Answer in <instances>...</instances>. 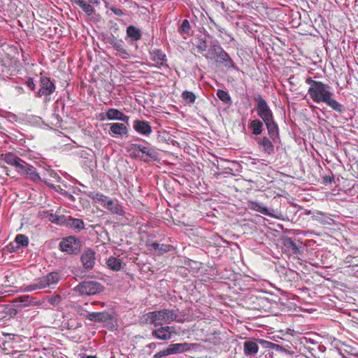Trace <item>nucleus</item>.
<instances>
[{"label": "nucleus", "instance_id": "1", "mask_svg": "<svg viewBox=\"0 0 358 358\" xmlns=\"http://www.w3.org/2000/svg\"><path fill=\"white\" fill-rule=\"evenodd\" d=\"M306 83L309 85L308 93L315 103H324L339 113L344 111L343 106L334 99V92L331 91L330 85L321 81L315 80L311 77H308L306 79Z\"/></svg>", "mask_w": 358, "mask_h": 358}, {"label": "nucleus", "instance_id": "2", "mask_svg": "<svg viewBox=\"0 0 358 358\" xmlns=\"http://www.w3.org/2000/svg\"><path fill=\"white\" fill-rule=\"evenodd\" d=\"M178 309H162L149 312L144 315L146 323L153 324L155 327L163 324H170L173 321L182 323L185 320L178 315Z\"/></svg>", "mask_w": 358, "mask_h": 358}, {"label": "nucleus", "instance_id": "3", "mask_svg": "<svg viewBox=\"0 0 358 358\" xmlns=\"http://www.w3.org/2000/svg\"><path fill=\"white\" fill-rule=\"evenodd\" d=\"M2 160L6 164L14 166L19 173L26 176L27 178L32 181L39 180L40 176L36 169L17 156L10 152L6 153L2 155Z\"/></svg>", "mask_w": 358, "mask_h": 358}, {"label": "nucleus", "instance_id": "4", "mask_svg": "<svg viewBox=\"0 0 358 358\" xmlns=\"http://www.w3.org/2000/svg\"><path fill=\"white\" fill-rule=\"evenodd\" d=\"M62 279L61 275L57 272H50L43 275L27 287L28 291H34L36 289H43L45 288H55V285Z\"/></svg>", "mask_w": 358, "mask_h": 358}, {"label": "nucleus", "instance_id": "5", "mask_svg": "<svg viewBox=\"0 0 358 358\" xmlns=\"http://www.w3.org/2000/svg\"><path fill=\"white\" fill-rule=\"evenodd\" d=\"M74 289L80 295H94L102 292L103 287L96 281L85 280L79 283Z\"/></svg>", "mask_w": 358, "mask_h": 358}, {"label": "nucleus", "instance_id": "6", "mask_svg": "<svg viewBox=\"0 0 358 358\" xmlns=\"http://www.w3.org/2000/svg\"><path fill=\"white\" fill-rule=\"evenodd\" d=\"M254 100L256 103L257 113L264 122L274 118L272 110L262 95H257L254 97Z\"/></svg>", "mask_w": 358, "mask_h": 358}, {"label": "nucleus", "instance_id": "7", "mask_svg": "<svg viewBox=\"0 0 358 358\" xmlns=\"http://www.w3.org/2000/svg\"><path fill=\"white\" fill-rule=\"evenodd\" d=\"M56 87L50 78L41 76L40 78V88L36 93V96H44L45 101H50L48 96L55 91Z\"/></svg>", "mask_w": 358, "mask_h": 358}, {"label": "nucleus", "instance_id": "8", "mask_svg": "<svg viewBox=\"0 0 358 358\" xmlns=\"http://www.w3.org/2000/svg\"><path fill=\"white\" fill-rule=\"evenodd\" d=\"M80 241L73 236H69L64 238L59 243V248L62 251L68 254H76L80 250Z\"/></svg>", "mask_w": 358, "mask_h": 358}, {"label": "nucleus", "instance_id": "9", "mask_svg": "<svg viewBox=\"0 0 358 358\" xmlns=\"http://www.w3.org/2000/svg\"><path fill=\"white\" fill-rule=\"evenodd\" d=\"M108 43L117 51L116 55L124 59L130 58V53L127 50L123 41L112 37L108 39Z\"/></svg>", "mask_w": 358, "mask_h": 358}, {"label": "nucleus", "instance_id": "10", "mask_svg": "<svg viewBox=\"0 0 358 358\" xmlns=\"http://www.w3.org/2000/svg\"><path fill=\"white\" fill-rule=\"evenodd\" d=\"M127 150L130 152L131 155L135 157L138 156V152H141L152 159H155L157 157L156 152L152 149L140 144L132 143L127 148Z\"/></svg>", "mask_w": 358, "mask_h": 358}, {"label": "nucleus", "instance_id": "11", "mask_svg": "<svg viewBox=\"0 0 358 358\" xmlns=\"http://www.w3.org/2000/svg\"><path fill=\"white\" fill-rule=\"evenodd\" d=\"M133 128L136 133L143 136H148L152 132L150 123L144 120H135L133 122Z\"/></svg>", "mask_w": 358, "mask_h": 358}, {"label": "nucleus", "instance_id": "12", "mask_svg": "<svg viewBox=\"0 0 358 358\" xmlns=\"http://www.w3.org/2000/svg\"><path fill=\"white\" fill-rule=\"evenodd\" d=\"M101 120H120L124 122L129 121V116L124 114L122 111L115 108H109L106 110V113L102 114Z\"/></svg>", "mask_w": 358, "mask_h": 358}, {"label": "nucleus", "instance_id": "13", "mask_svg": "<svg viewBox=\"0 0 358 358\" xmlns=\"http://www.w3.org/2000/svg\"><path fill=\"white\" fill-rule=\"evenodd\" d=\"M107 126L110 127L109 134L113 137H122L128 135V129L123 123H109L107 124Z\"/></svg>", "mask_w": 358, "mask_h": 358}, {"label": "nucleus", "instance_id": "14", "mask_svg": "<svg viewBox=\"0 0 358 358\" xmlns=\"http://www.w3.org/2000/svg\"><path fill=\"white\" fill-rule=\"evenodd\" d=\"M195 346L196 344L194 343H183L170 344L167 348L171 355L189 351L194 349Z\"/></svg>", "mask_w": 358, "mask_h": 358}, {"label": "nucleus", "instance_id": "15", "mask_svg": "<svg viewBox=\"0 0 358 358\" xmlns=\"http://www.w3.org/2000/svg\"><path fill=\"white\" fill-rule=\"evenodd\" d=\"M261 150L267 155H273L275 152L273 141L266 136L259 137L256 139Z\"/></svg>", "mask_w": 358, "mask_h": 358}, {"label": "nucleus", "instance_id": "16", "mask_svg": "<svg viewBox=\"0 0 358 358\" xmlns=\"http://www.w3.org/2000/svg\"><path fill=\"white\" fill-rule=\"evenodd\" d=\"M169 326L158 325L152 331V336L155 338L162 341H167L171 339V334Z\"/></svg>", "mask_w": 358, "mask_h": 358}, {"label": "nucleus", "instance_id": "17", "mask_svg": "<svg viewBox=\"0 0 358 358\" xmlns=\"http://www.w3.org/2000/svg\"><path fill=\"white\" fill-rule=\"evenodd\" d=\"M81 261L85 268H92L95 263V252L91 249L86 250L81 255Z\"/></svg>", "mask_w": 358, "mask_h": 358}, {"label": "nucleus", "instance_id": "18", "mask_svg": "<svg viewBox=\"0 0 358 358\" xmlns=\"http://www.w3.org/2000/svg\"><path fill=\"white\" fill-rule=\"evenodd\" d=\"M248 208L263 215L280 219V216L274 215L267 207L257 201H249Z\"/></svg>", "mask_w": 358, "mask_h": 358}, {"label": "nucleus", "instance_id": "19", "mask_svg": "<svg viewBox=\"0 0 358 358\" xmlns=\"http://www.w3.org/2000/svg\"><path fill=\"white\" fill-rule=\"evenodd\" d=\"M29 238L24 234H17L13 242L9 244V249L12 251H17L21 247H26L29 244Z\"/></svg>", "mask_w": 358, "mask_h": 358}, {"label": "nucleus", "instance_id": "20", "mask_svg": "<svg viewBox=\"0 0 358 358\" xmlns=\"http://www.w3.org/2000/svg\"><path fill=\"white\" fill-rule=\"evenodd\" d=\"M85 194L91 198L95 203H100L105 208L108 204H110L109 201L111 200L108 196L101 192H85Z\"/></svg>", "mask_w": 358, "mask_h": 358}, {"label": "nucleus", "instance_id": "21", "mask_svg": "<svg viewBox=\"0 0 358 358\" xmlns=\"http://www.w3.org/2000/svg\"><path fill=\"white\" fill-rule=\"evenodd\" d=\"M264 123L266 126L270 138L273 141V143L277 142L279 139V130L278 124L274 121V118L268 120Z\"/></svg>", "mask_w": 358, "mask_h": 358}, {"label": "nucleus", "instance_id": "22", "mask_svg": "<svg viewBox=\"0 0 358 358\" xmlns=\"http://www.w3.org/2000/svg\"><path fill=\"white\" fill-rule=\"evenodd\" d=\"M86 319L97 322H104L110 320V315L107 312H92L86 315Z\"/></svg>", "mask_w": 358, "mask_h": 358}, {"label": "nucleus", "instance_id": "23", "mask_svg": "<svg viewBox=\"0 0 358 358\" xmlns=\"http://www.w3.org/2000/svg\"><path fill=\"white\" fill-rule=\"evenodd\" d=\"M64 226L69 227L78 231H80L85 228V224L82 220L78 218H73L70 216H69L68 217H66Z\"/></svg>", "mask_w": 358, "mask_h": 358}, {"label": "nucleus", "instance_id": "24", "mask_svg": "<svg viewBox=\"0 0 358 358\" xmlns=\"http://www.w3.org/2000/svg\"><path fill=\"white\" fill-rule=\"evenodd\" d=\"M178 32L185 39L192 35L193 31L188 20H182L178 28Z\"/></svg>", "mask_w": 358, "mask_h": 358}, {"label": "nucleus", "instance_id": "25", "mask_svg": "<svg viewBox=\"0 0 358 358\" xmlns=\"http://www.w3.org/2000/svg\"><path fill=\"white\" fill-rule=\"evenodd\" d=\"M127 36L130 38L131 41H137L141 38L142 34L139 29L134 26L130 25L127 28Z\"/></svg>", "mask_w": 358, "mask_h": 358}, {"label": "nucleus", "instance_id": "26", "mask_svg": "<svg viewBox=\"0 0 358 358\" xmlns=\"http://www.w3.org/2000/svg\"><path fill=\"white\" fill-rule=\"evenodd\" d=\"M109 203L110 204H108L106 207V209L110 210L113 214H116L120 216L124 215V208L122 205L117 202H115L113 199H111Z\"/></svg>", "mask_w": 358, "mask_h": 358}, {"label": "nucleus", "instance_id": "27", "mask_svg": "<svg viewBox=\"0 0 358 358\" xmlns=\"http://www.w3.org/2000/svg\"><path fill=\"white\" fill-rule=\"evenodd\" d=\"M259 350L258 345L252 341H248L244 343L243 350L246 355H253L257 353Z\"/></svg>", "mask_w": 358, "mask_h": 358}, {"label": "nucleus", "instance_id": "28", "mask_svg": "<svg viewBox=\"0 0 358 358\" xmlns=\"http://www.w3.org/2000/svg\"><path fill=\"white\" fill-rule=\"evenodd\" d=\"M220 59L221 62L224 63V66L228 68H235L234 63L231 58L229 57L227 52H226L223 49L219 53L218 56L217 57Z\"/></svg>", "mask_w": 358, "mask_h": 358}, {"label": "nucleus", "instance_id": "29", "mask_svg": "<svg viewBox=\"0 0 358 358\" xmlns=\"http://www.w3.org/2000/svg\"><path fill=\"white\" fill-rule=\"evenodd\" d=\"M263 122L258 119L252 120L250 124V127L252 130V134L256 136H258L262 134L263 131Z\"/></svg>", "mask_w": 358, "mask_h": 358}, {"label": "nucleus", "instance_id": "30", "mask_svg": "<svg viewBox=\"0 0 358 358\" xmlns=\"http://www.w3.org/2000/svg\"><path fill=\"white\" fill-rule=\"evenodd\" d=\"M107 265L113 271H120L122 268V262L120 259L110 257L107 260Z\"/></svg>", "mask_w": 358, "mask_h": 358}, {"label": "nucleus", "instance_id": "31", "mask_svg": "<svg viewBox=\"0 0 358 358\" xmlns=\"http://www.w3.org/2000/svg\"><path fill=\"white\" fill-rule=\"evenodd\" d=\"M48 220L52 223L59 225H64L66 221V216L64 215H57V213H49L48 217Z\"/></svg>", "mask_w": 358, "mask_h": 358}, {"label": "nucleus", "instance_id": "32", "mask_svg": "<svg viewBox=\"0 0 358 358\" xmlns=\"http://www.w3.org/2000/svg\"><path fill=\"white\" fill-rule=\"evenodd\" d=\"M284 245L291 250L293 254H300L299 247L291 238H286L284 240Z\"/></svg>", "mask_w": 358, "mask_h": 358}, {"label": "nucleus", "instance_id": "33", "mask_svg": "<svg viewBox=\"0 0 358 358\" xmlns=\"http://www.w3.org/2000/svg\"><path fill=\"white\" fill-rule=\"evenodd\" d=\"M76 3L80 7L87 15H91L93 13V7L90 3H86L84 0H76Z\"/></svg>", "mask_w": 358, "mask_h": 358}, {"label": "nucleus", "instance_id": "34", "mask_svg": "<svg viewBox=\"0 0 358 358\" xmlns=\"http://www.w3.org/2000/svg\"><path fill=\"white\" fill-rule=\"evenodd\" d=\"M222 50V48L220 45L217 44L212 45L208 50V55H207L206 57L208 59H214L218 56L219 53Z\"/></svg>", "mask_w": 358, "mask_h": 358}, {"label": "nucleus", "instance_id": "35", "mask_svg": "<svg viewBox=\"0 0 358 358\" xmlns=\"http://www.w3.org/2000/svg\"><path fill=\"white\" fill-rule=\"evenodd\" d=\"M152 59L157 63H162L166 61L165 54L160 50H155L152 52Z\"/></svg>", "mask_w": 358, "mask_h": 358}, {"label": "nucleus", "instance_id": "36", "mask_svg": "<svg viewBox=\"0 0 358 358\" xmlns=\"http://www.w3.org/2000/svg\"><path fill=\"white\" fill-rule=\"evenodd\" d=\"M217 97L223 102L230 104L231 103V99L229 93L222 90H218L217 91Z\"/></svg>", "mask_w": 358, "mask_h": 358}, {"label": "nucleus", "instance_id": "37", "mask_svg": "<svg viewBox=\"0 0 358 358\" xmlns=\"http://www.w3.org/2000/svg\"><path fill=\"white\" fill-rule=\"evenodd\" d=\"M182 97L187 103H193L196 99L195 94L189 91H184L182 94Z\"/></svg>", "mask_w": 358, "mask_h": 358}, {"label": "nucleus", "instance_id": "38", "mask_svg": "<svg viewBox=\"0 0 358 358\" xmlns=\"http://www.w3.org/2000/svg\"><path fill=\"white\" fill-rule=\"evenodd\" d=\"M17 301L21 303L20 308H24L31 303V299L29 296L19 297Z\"/></svg>", "mask_w": 358, "mask_h": 358}, {"label": "nucleus", "instance_id": "39", "mask_svg": "<svg viewBox=\"0 0 358 358\" xmlns=\"http://www.w3.org/2000/svg\"><path fill=\"white\" fill-rule=\"evenodd\" d=\"M62 298L59 295L51 296L48 298V302L52 306H57L61 302Z\"/></svg>", "mask_w": 358, "mask_h": 358}, {"label": "nucleus", "instance_id": "40", "mask_svg": "<svg viewBox=\"0 0 358 358\" xmlns=\"http://www.w3.org/2000/svg\"><path fill=\"white\" fill-rule=\"evenodd\" d=\"M320 217L317 216V220L322 224H331V222L332 220L327 216H324L323 214H320Z\"/></svg>", "mask_w": 358, "mask_h": 358}, {"label": "nucleus", "instance_id": "41", "mask_svg": "<svg viewBox=\"0 0 358 358\" xmlns=\"http://www.w3.org/2000/svg\"><path fill=\"white\" fill-rule=\"evenodd\" d=\"M75 309L78 314H79L81 316L85 317V318H86V315L87 313H90L87 310H86L85 309L84 306H80V305L76 306Z\"/></svg>", "mask_w": 358, "mask_h": 358}, {"label": "nucleus", "instance_id": "42", "mask_svg": "<svg viewBox=\"0 0 358 358\" xmlns=\"http://www.w3.org/2000/svg\"><path fill=\"white\" fill-rule=\"evenodd\" d=\"M170 355L168 348H166L165 350H163L162 351H159V352L156 353L153 358H162L165 356Z\"/></svg>", "mask_w": 358, "mask_h": 358}, {"label": "nucleus", "instance_id": "43", "mask_svg": "<svg viewBox=\"0 0 358 358\" xmlns=\"http://www.w3.org/2000/svg\"><path fill=\"white\" fill-rule=\"evenodd\" d=\"M5 312L10 316H15L17 313V310L11 306L5 308Z\"/></svg>", "mask_w": 358, "mask_h": 358}, {"label": "nucleus", "instance_id": "44", "mask_svg": "<svg viewBox=\"0 0 358 358\" xmlns=\"http://www.w3.org/2000/svg\"><path fill=\"white\" fill-rule=\"evenodd\" d=\"M110 10L116 15L117 16H122L124 13L123 11L122 10V9L119 8H117V7H115V6H113L110 8Z\"/></svg>", "mask_w": 358, "mask_h": 358}, {"label": "nucleus", "instance_id": "45", "mask_svg": "<svg viewBox=\"0 0 358 358\" xmlns=\"http://www.w3.org/2000/svg\"><path fill=\"white\" fill-rule=\"evenodd\" d=\"M26 84H27V86L31 90H35V87H36V85H35V83L34 82V80L33 78H29V79L27 80V81L26 82Z\"/></svg>", "mask_w": 358, "mask_h": 358}, {"label": "nucleus", "instance_id": "46", "mask_svg": "<svg viewBox=\"0 0 358 358\" xmlns=\"http://www.w3.org/2000/svg\"><path fill=\"white\" fill-rule=\"evenodd\" d=\"M169 328H171V330H169L170 334H171V338H172L173 334H178V333L176 331V328L173 326H169Z\"/></svg>", "mask_w": 358, "mask_h": 358}, {"label": "nucleus", "instance_id": "47", "mask_svg": "<svg viewBox=\"0 0 358 358\" xmlns=\"http://www.w3.org/2000/svg\"><path fill=\"white\" fill-rule=\"evenodd\" d=\"M198 48H199L201 52L205 51V50H206V45L205 43H201L200 45H199Z\"/></svg>", "mask_w": 358, "mask_h": 358}, {"label": "nucleus", "instance_id": "48", "mask_svg": "<svg viewBox=\"0 0 358 358\" xmlns=\"http://www.w3.org/2000/svg\"><path fill=\"white\" fill-rule=\"evenodd\" d=\"M151 245L155 250H158L159 248V244L157 243H153Z\"/></svg>", "mask_w": 358, "mask_h": 358}, {"label": "nucleus", "instance_id": "49", "mask_svg": "<svg viewBox=\"0 0 358 358\" xmlns=\"http://www.w3.org/2000/svg\"><path fill=\"white\" fill-rule=\"evenodd\" d=\"M155 346H156V343H150V344L148 345V347L149 348H155Z\"/></svg>", "mask_w": 358, "mask_h": 358}, {"label": "nucleus", "instance_id": "50", "mask_svg": "<svg viewBox=\"0 0 358 358\" xmlns=\"http://www.w3.org/2000/svg\"><path fill=\"white\" fill-rule=\"evenodd\" d=\"M92 305H94V304H101L103 306L104 305L103 303H101V302H98V301H94L91 303Z\"/></svg>", "mask_w": 358, "mask_h": 358}, {"label": "nucleus", "instance_id": "51", "mask_svg": "<svg viewBox=\"0 0 358 358\" xmlns=\"http://www.w3.org/2000/svg\"><path fill=\"white\" fill-rule=\"evenodd\" d=\"M90 3H98V0H89Z\"/></svg>", "mask_w": 358, "mask_h": 358}, {"label": "nucleus", "instance_id": "52", "mask_svg": "<svg viewBox=\"0 0 358 358\" xmlns=\"http://www.w3.org/2000/svg\"><path fill=\"white\" fill-rule=\"evenodd\" d=\"M87 358H96L95 357L88 356Z\"/></svg>", "mask_w": 358, "mask_h": 358}, {"label": "nucleus", "instance_id": "53", "mask_svg": "<svg viewBox=\"0 0 358 358\" xmlns=\"http://www.w3.org/2000/svg\"><path fill=\"white\" fill-rule=\"evenodd\" d=\"M88 305H89V303H84V306H87Z\"/></svg>", "mask_w": 358, "mask_h": 358}, {"label": "nucleus", "instance_id": "54", "mask_svg": "<svg viewBox=\"0 0 358 358\" xmlns=\"http://www.w3.org/2000/svg\"><path fill=\"white\" fill-rule=\"evenodd\" d=\"M357 277H358V275H357Z\"/></svg>", "mask_w": 358, "mask_h": 358}]
</instances>
